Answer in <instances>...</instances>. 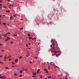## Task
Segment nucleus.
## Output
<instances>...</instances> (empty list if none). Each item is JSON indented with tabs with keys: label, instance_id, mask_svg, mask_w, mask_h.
Masks as SVG:
<instances>
[{
	"label": "nucleus",
	"instance_id": "f257e3e1",
	"mask_svg": "<svg viewBox=\"0 0 79 79\" xmlns=\"http://www.w3.org/2000/svg\"><path fill=\"white\" fill-rule=\"evenodd\" d=\"M52 52H54L55 53H56L58 52V51H56V48H54V46H53L52 48Z\"/></svg>",
	"mask_w": 79,
	"mask_h": 79
},
{
	"label": "nucleus",
	"instance_id": "f03ea898",
	"mask_svg": "<svg viewBox=\"0 0 79 79\" xmlns=\"http://www.w3.org/2000/svg\"><path fill=\"white\" fill-rule=\"evenodd\" d=\"M58 76L59 77H60V76H62V73H59L58 74Z\"/></svg>",
	"mask_w": 79,
	"mask_h": 79
},
{
	"label": "nucleus",
	"instance_id": "7ed1b4c3",
	"mask_svg": "<svg viewBox=\"0 0 79 79\" xmlns=\"http://www.w3.org/2000/svg\"><path fill=\"white\" fill-rule=\"evenodd\" d=\"M44 70L45 71V72H46V73H48V71L47 70V69H44Z\"/></svg>",
	"mask_w": 79,
	"mask_h": 79
},
{
	"label": "nucleus",
	"instance_id": "20e7f679",
	"mask_svg": "<svg viewBox=\"0 0 79 79\" xmlns=\"http://www.w3.org/2000/svg\"><path fill=\"white\" fill-rule=\"evenodd\" d=\"M10 37H9L8 38L6 39L5 40V41L6 42V41H8V40H10Z\"/></svg>",
	"mask_w": 79,
	"mask_h": 79
},
{
	"label": "nucleus",
	"instance_id": "39448f33",
	"mask_svg": "<svg viewBox=\"0 0 79 79\" xmlns=\"http://www.w3.org/2000/svg\"><path fill=\"white\" fill-rule=\"evenodd\" d=\"M40 69H39L37 70V74H38V73H40Z\"/></svg>",
	"mask_w": 79,
	"mask_h": 79
},
{
	"label": "nucleus",
	"instance_id": "423d86ee",
	"mask_svg": "<svg viewBox=\"0 0 79 79\" xmlns=\"http://www.w3.org/2000/svg\"><path fill=\"white\" fill-rule=\"evenodd\" d=\"M12 18H13V16H11V15H10V20H11Z\"/></svg>",
	"mask_w": 79,
	"mask_h": 79
},
{
	"label": "nucleus",
	"instance_id": "0eeeda50",
	"mask_svg": "<svg viewBox=\"0 0 79 79\" xmlns=\"http://www.w3.org/2000/svg\"><path fill=\"white\" fill-rule=\"evenodd\" d=\"M37 74V73H33V75L34 76H35Z\"/></svg>",
	"mask_w": 79,
	"mask_h": 79
},
{
	"label": "nucleus",
	"instance_id": "6e6552de",
	"mask_svg": "<svg viewBox=\"0 0 79 79\" xmlns=\"http://www.w3.org/2000/svg\"><path fill=\"white\" fill-rule=\"evenodd\" d=\"M27 55L26 56L27 57H29V53H27Z\"/></svg>",
	"mask_w": 79,
	"mask_h": 79
},
{
	"label": "nucleus",
	"instance_id": "1a4fd4ad",
	"mask_svg": "<svg viewBox=\"0 0 79 79\" xmlns=\"http://www.w3.org/2000/svg\"><path fill=\"white\" fill-rule=\"evenodd\" d=\"M18 59H16V60H15V63H17V62H18Z\"/></svg>",
	"mask_w": 79,
	"mask_h": 79
},
{
	"label": "nucleus",
	"instance_id": "9d476101",
	"mask_svg": "<svg viewBox=\"0 0 79 79\" xmlns=\"http://www.w3.org/2000/svg\"><path fill=\"white\" fill-rule=\"evenodd\" d=\"M4 37H6L7 36V34H6L5 35H4Z\"/></svg>",
	"mask_w": 79,
	"mask_h": 79
},
{
	"label": "nucleus",
	"instance_id": "9b49d317",
	"mask_svg": "<svg viewBox=\"0 0 79 79\" xmlns=\"http://www.w3.org/2000/svg\"><path fill=\"white\" fill-rule=\"evenodd\" d=\"M50 78H52V77H51V76H49L48 77V79H50Z\"/></svg>",
	"mask_w": 79,
	"mask_h": 79
},
{
	"label": "nucleus",
	"instance_id": "f8f14e48",
	"mask_svg": "<svg viewBox=\"0 0 79 79\" xmlns=\"http://www.w3.org/2000/svg\"><path fill=\"white\" fill-rule=\"evenodd\" d=\"M3 77H4V76H2V77H0V78L1 79H2V78H3Z\"/></svg>",
	"mask_w": 79,
	"mask_h": 79
},
{
	"label": "nucleus",
	"instance_id": "ddd939ff",
	"mask_svg": "<svg viewBox=\"0 0 79 79\" xmlns=\"http://www.w3.org/2000/svg\"><path fill=\"white\" fill-rule=\"evenodd\" d=\"M35 58L36 59H38V57H37V56H35Z\"/></svg>",
	"mask_w": 79,
	"mask_h": 79
},
{
	"label": "nucleus",
	"instance_id": "4468645a",
	"mask_svg": "<svg viewBox=\"0 0 79 79\" xmlns=\"http://www.w3.org/2000/svg\"><path fill=\"white\" fill-rule=\"evenodd\" d=\"M7 34H11V33H10V32H8Z\"/></svg>",
	"mask_w": 79,
	"mask_h": 79
},
{
	"label": "nucleus",
	"instance_id": "2eb2a0df",
	"mask_svg": "<svg viewBox=\"0 0 79 79\" xmlns=\"http://www.w3.org/2000/svg\"><path fill=\"white\" fill-rule=\"evenodd\" d=\"M29 39H32V37H29L28 38Z\"/></svg>",
	"mask_w": 79,
	"mask_h": 79
},
{
	"label": "nucleus",
	"instance_id": "dca6fc26",
	"mask_svg": "<svg viewBox=\"0 0 79 79\" xmlns=\"http://www.w3.org/2000/svg\"><path fill=\"white\" fill-rule=\"evenodd\" d=\"M23 73V70H21L20 71V73Z\"/></svg>",
	"mask_w": 79,
	"mask_h": 79
},
{
	"label": "nucleus",
	"instance_id": "f3484780",
	"mask_svg": "<svg viewBox=\"0 0 79 79\" xmlns=\"http://www.w3.org/2000/svg\"><path fill=\"white\" fill-rule=\"evenodd\" d=\"M55 44H56V45H58V43H57V42H56V41Z\"/></svg>",
	"mask_w": 79,
	"mask_h": 79
},
{
	"label": "nucleus",
	"instance_id": "a211bd4d",
	"mask_svg": "<svg viewBox=\"0 0 79 79\" xmlns=\"http://www.w3.org/2000/svg\"><path fill=\"white\" fill-rule=\"evenodd\" d=\"M53 40H53V39H52L51 41V43H52V41H53Z\"/></svg>",
	"mask_w": 79,
	"mask_h": 79
},
{
	"label": "nucleus",
	"instance_id": "6ab92c4d",
	"mask_svg": "<svg viewBox=\"0 0 79 79\" xmlns=\"http://www.w3.org/2000/svg\"><path fill=\"white\" fill-rule=\"evenodd\" d=\"M11 56H8V57H7V58H10V57H11Z\"/></svg>",
	"mask_w": 79,
	"mask_h": 79
},
{
	"label": "nucleus",
	"instance_id": "aec40b11",
	"mask_svg": "<svg viewBox=\"0 0 79 79\" xmlns=\"http://www.w3.org/2000/svg\"><path fill=\"white\" fill-rule=\"evenodd\" d=\"M36 38H32V40H36Z\"/></svg>",
	"mask_w": 79,
	"mask_h": 79
},
{
	"label": "nucleus",
	"instance_id": "412c9836",
	"mask_svg": "<svg viewBox=\"0 0 79 79\" xmlns=\"http://www.w3.org/2000/svg\"><path fill=\"white\" fill-rule=\"evenodd\" d=\"M14 76H17V73H15L14 74Z\"/></svg>",
	"mask_w": 79,
	"mask_h": 79
},
{
	"label": "nucleus",
	"instance_id": "4be33fe9",
	"mask_svg": "<svg viewBox=\"0 0 79 79\" xmlns=\"http://www.w3.org/2000/svg\"><path fill=\"white\" fill-rule=\"evenodd\" d=\"M0 63H1V64H3V62H1V61H0Z\"/></svg>",
	"mask_w": 79,
	"mask_h": 79
},
{
	"label": "nucleus",
	"instance_id": "5701e85b",
	"mask_svg": "<svg viewBox=\"0 0 79 79\" xmlns=\"http://www.w3.org/2000/svg\"><path fill=\"white\" fill-rule=\"evenodd\" d=\"M23 58V57L22 56H20L19 58V59H21V58Z\"/></svg>",
	"mask_w": 79,
	"mask_h": 79
},
{
	"label": "nucleus",
	"instance_id": "b1692460",
	"mask_svg": "<svg viewBox=\"0 0 79 79\" xmlns=\"http://www.w3.org/2000/svg\"><path fill=\"white\" fill-rule=\"evenodd\" d=\"M5 69H9V68L8 67H6Z\"/></svg>",
	"mask_w": 79,
	"mask_h": 79
},
{
	"label": "nucleus",
	"instance_id": "393cba45",
	"mask_svg": "<svg viewBox=\"0 0 79 79\" xmlns=\"http://www.w3.org/2000/svg\"><path fill=\"white\" fill-rule=\"evenodd\" d=\"M19 77H23V75H21L19 76Z\"/></svg>",
	"mask_w": 79,
	"mask_h": 79
},
{
	"label": "nucleus",
	"instance_id": "a878e982",
	"mask_svg": "<svg viewBox=\"0 0 79 79\" xmlns=\"http://www.w3.org/2000/svg\"><path fill=\"white\" fill-rule=\"evenodd\" d=\"M52 45H54V46H55V43H52Z\"/></svg>",
	"mask_w": 79,
	"mask_h": 79
},
{
	"label": "nucleus",
	"instance_id": "bb28decb",
	"mask_svg": "<svg viewBox=\"0 0 79 79\" xmlns=\"http://www.w3.org/2000/svg\"><path fill=\"white\" fill-rule=\"evenodd\" d=\"M6 12H10V10H7V11H6Z\"/></svg>",
	"mask_w": 79,
	"mask_h": 79
},
{
	"label": "nucleus",
	"instance_id": "cd10ccee",
	"mask_svg": "<svg viewBox=\"0 0 79 79\" xmlns=\"http://www.w3.org/2000/svg\"><path fill=\"white\" fill-rule=\"evenodd\" d=\"M27 35H28V36H31V35H30V34H27Z\"/></svg>",
	"mask_w": 79,
	"mask_h": 79
},
{
	"label": "nucleus",
	"instance_id": "c85d7f7f",
	"mask_svg": "<svg viewBox=\"0 0 79 79\" xmlns=\"http://www.w3.org/2000/svg\"><path fill=\"white\" fill-rule=\"evenodd\" d=\"M3 24H4V25H5V26H6V23H3Z\"/></svg>",
	"mask_w": 79,
	"mask_h": 79
},
{
	"label": "nucleus",
	"instance_id": "c756f323",
	"mask_svg": "<svg viewBox=\"0 0 79 79\" xmlns=\"http://www.w3.org/2000/svg\"><path fill=\"white\" fill-rule=\"evenodd\" d=\"M25 71H27V68H25Z\"/></svg>",
	"mask_w": 79,
	"mask_h": 79
},
{
	"label": "nucleus",
	"instance_id": "7c9ffc66",
	"mask_svg": "<svg viewBox=\"0 0 79 79\" xmlns=\"http://www.w3.org/2000/svg\"><path fill=\"white\" fill-rule=\"evenodd\" d=\"M20 29H21V30H22L23 29V27H22L20 28Z\"/></svg>",
	"mask_w": 79,
	"mask_h": 79
},
{
	"label": "nucleus",
	"instance_id": "2f4dec72",
	"mask_svg": "<svg viewBox=\"0 0 79 79\" xmlns=\"http://www.w3.org/2000/svg\"><path fill=\"white\" fill-rule=\"evenodd\" d=\"M59 56V54L56 55V56Z\"/></svg>",
	"mask_w": 79,
	"mask_h": 79
},
{
	"label": "nucleus",
	"instance_id": "473e14b6",
	"mask_svg": "<svg viewBox=\"0 0 79 79\" xmlns=\"http://www.w3.org/2000/svg\"><path fill=\"white\" fill-rule=\"evenodd\" d=\"M29 63H30L31 64V63H32V61H29Z\"/></svg>",
	"mask_w": 79,
	"mask_h": 79
},
{
	"label": "nucleus",
	"instance_id": "72a5a7b5",
	"mask_svg": "<svg viewBox=\"0 0 79 79\" xmlns=\"http://www.w3.org/2000/svg\"><path fill=\"white\" fill-rule=\"evenodd\" d=\"M12 64H15V63H14L13 62H12Z\"/></svg>",
	"mask_w": 79,
	"mask_h": 79
},
{
	"label": "nucleus",
	"instance_id": "f704fd0d",
	"mask_svg": "<svg viewBox=\"0 0 79 79\" xmlns=\"http://www.w3.org/2000/svg\"><path fill=\"white\" fill-rule=\"evenodd\" d=\"M2 56H3V55H1L0 56V58H2Z\"/></svg>",
	"mask_w": 79,
	"mask_h": 79
},
{
	"label": "nucleus",
	"instance_id": "c9c22d12",
	"mask_svg": "<svg viewBox=\"0 0 79 79\" xmlns=\"http://www.w3.org/2000/svg\"><path fill=\"white\" fill-rule=\"evenodd\" d=\"M52 46H53V45L52 44H51L50 46V47H52Z\"/></svg>",
	"mask_w": 79,
	"mask_h": 79
},
{
	"label": "nucleus",
	"instance_id": "e433bc0d",
	"mask_svg": "<svg viewBox=\"0 0 79 79\" xmlns=\"http://www.w3.org/2000/svg\"><path fill=\"white\" fill-rule=\"evenodd\" d=\"M35 77V76H32V77Z\"/></svg>",
	"mask_w": 79,
	"mask_h": 79
},
{
	"label": "nucleus",
	"instance_id": "4c0bfd02",
	"mask_svg": "<svg viewBox=\"0 0 79 79\" xmlns=\"http://www.w3.org/2000/svg\"><path fill=\"white\" fill-rule=\"evenodd\" d=\"M8 2H10V0H7Z\"/></svg>",
	"mask_w": 79,
	"mask_h": 79
},
{
	"label": "nucleus",
	"instance_id": "58836bf2",
	"mask_svg": "<svg viewBox=\"0 0 79 79\" xmlns=\"http://www.w3.org/2000/svg\"><path fill=\"white\" fill-rule=\"evenodd\" d=\"M0 8L1 9H2V6H0Z\"/></svg>",
	"mask_w": 79,
	"mask_h": 79
},
{
	"label": "nucleus",
	"instance_id": "ea45409f",
	"mask_svg": "<svg viewBox=\"0 0 79 79\" xmlns=\"http://www.w3.org/2000/svg\"><path fill=\"white\" fill-rule=\"evenodd\" d=\"M16 35H17L15 34L14 35V36H16Z\"/></svg>",
	"mask_w": 79,
	"mask_h": 79
},
{
	"label": "nucleus",
	"instance_id": "a19ab883",
	"mask_svg": "<svg viewBox=\"0 0 79 79\" xmlns=\"http://www.w3.org/2000/svg\"><path fill=\"white\" fill-rule=\"evenodd\" d=\"M50 66H49V67H48V69H50Z\"/></svg>",
	"mask_w": 79,
	"mask_h": 79
},
{
	"label": "nucleus",
	"instance_id": "79ce46f5",
	"mask_svg": "<svg viewBox=\"0 0 79 79\" xmlns=\"http://www.w3.org/2000/svg\"><path fill=\"white\" fill-rule=\"evenodd\" d=\"M14 17H16V15H14Z\"/></svg>",
	"mask_w": 79,
	"mask_h": 79
},
{
	"label": "nucleus",
	"instance_id": "37998d69",
	"mask_svg": "<svg viewBox=\"0 0 79 79\" xmlns=\"http://www.w3.org/2000/svg\"><path fill=\"white\" fill-rule=\"evenodd\" d=\"M2 44H0V46H2Z\"/></svg>",
	"mask_w": 79,
	"mask_h": 79
},
{
	"label": "nucleus",
	"instance_id": "c03bdc74",
	"mask_svg": "<svg viewBox=\"0 0 79 79\" xmlns=\"http://www.w3.org/2000/svg\"><path fill=\"white\" fill-rule=\"evenodd\" d=\"M3 7H4V8H7L6 7L4 6Z\"/></svg>",
	"mask_w": 79,
	"mask_h": 79
},
{
	"label": "nucleus",
	"instance_id": "a18cd8bd",
	"mask_svg": "<svg viewBox=\"0 0 79 79\" xmlns=\"http://www.w3.org/2000/svg\"><path fill=\"white\" fill-rule=\"evenodd\" d=\"M40 78H41H41H42V76H41L40 77Z\"/></svg>",
	"mask_w": 79,
	"mask_h": 79
},
{
	"label": "nucleus",
	"instance_id": "49530a36",
	"mask_svg": "<svg viewBox=\"0 0 79 79\" xmlns=\"http://www.w3.org/2000/svg\"><path fill=\"white\" fill-rule=\"evenodd\" d=\"M11 44H13V41H11Z\"/></svg>",
	"mask_w": 79,
	"mask_h": 79
},
{
	"label": "nucleus",
	"instance_id": "de8ad7c7",
	"mask_svg": "<svg viewBox=\"0 0 79 79\" xmlns=\"http://www.w3.org/2000/svg\"><path fill=\"white\" fill-rule=\"evenodd\" d=\"M2 52H4V50L2 49Z\"/></svg>",
	"mask_w": 79,
	"mask_h": 79
},
{
	"label": "nucleus",
	"instance_id": "09e8293b",
	"mask_svg": "<svg viewBox=\"0 0 79 79\" xmlns=\"http://www.w3.org/2000/svg\"><path fill=\"white\" fill-rule=\"evenodd\" d=\"M56 55L55 54H53V56H55Z\"/></svg>",
	"mask_w": 79,
	"mask_h": 79
},
{
	"label": "nucleus",
	"instance_id": "8fccbe9b",
	"mask_svg": "<svg viewBox=\"0 0 79 79\" xmlns=\"http://www.w3.org/2000/svg\"><path fill=\"white\" fill-rule=\"evenodd\" d=\"M5 57H6V55H5Z\"/></svg>",
	"mask_w": 79,
	"mask_h": 79
},
{
	"label": "nucleus",
	"instance_id": "3c124183",
	"mask_svg": "<svg viewBox=\"0 0 79 79\" xmlns=\"http://www.w3.org/2000/svg\"><path fill=\"white\" fill-rule=\"evenodd\" d=\"M9 61H11V59H9Z\"/></svg>",
	"mask_w": 79,
	"mask_h": 79
},
{
	"label": "nucleus",
	"instance_id": "603ef678",
	"mask_svg": "<svg viewBox=\"0 0 79 79\" xmlns=\"http://www.w3.org/2000/svg\"><path fill=\"white\" fill-rule=\"evenodd\" d=\"M2 4H0V6H2Z\"/></svg>",
	"mask_w": 79,
	"mask_h": 79
},
{
	"label": "nucleus",
	"instance_id": "864d4df0",
	"mask_svg": "<svg viewBox=\"0 0 79 79\" xmlns=\"http://www.w3.org/2000/svg\"><path fill=\"white\" fill-rule=\"evenodd\" d=\"M26 46L27 47V46H28V45H27V44H26Z\"/></svg>",
	"mask_w": 79,
	"mask_h": 79
},
{
	"label": "nucleus",
	"instance_id": "5fc2aeb1",
	"mask_svg": "<svg viewBox=\"0 0 79 79\" xmlns=\"http://www.w3.org/2000/svg\"><path fill=\"white\" fill-rule=\"evenodd\" d=\"M6 57H5L4 59H6Z\"/></svg>",
	"mask_w": 79,
	"mask_h": 79
},
{
	"label": "nucleus",
	"instance_id": "6e6d98bb",
	"mask_svg": "<svg viewBox=\"0 0 79 79\" xmlns=\"http://www.w3.org/2000/svg\"><path fill=\"white\" fill-rule=\"evenodd\" d=\"M29 45H31V43H29Z\"/></svg>",
	"mask_w": 79,
	"mask_h": 79
},
{
	"label": "nucleus",
	"instance_id": "4d7b16f0",
	"mask_svg": "<svg viewBox=\"0 0 79 79\" xmlns=\"http://www.w3.org/2000/svg\"><path fill=\"white\" fill-rule=\"evenodd\" d=\"M12 67H13V68H14V67H15V66H12Z\"/></svg>",
	"mask_w": 79,
	"mask_h": 79
},
{
	"label": "nucleus",
	"instance_id": "13d9d810",
	"mask_svg": "<svg viewBox=\"0 0 79 79\" xmlns=\"http://www.w3.org/2000/svg\"><path fill=\"white\" fill-rule=\"evenodd\" d=\"M8 37H8V36H7V39H8Z\"/></svg>",
	"mask_w": 79,
	"mask_h": 79
},
{
	"label": "nucleus",
	"instance_id": "bf43d9fd",
	"mask_svg": "<svg viewBox=\"0 0 79 79\" xmlns=\"http://www.w3.org/2000/svg\"><path fill=\"white\" fill-rule=\"evenodd\" d=\"M0 3H2V1H0Z\"/></svg>",
	"mask_w": 79,
	"mask_h": 79
},
{
	"label": "nucleus",
	"instance_id": "052dcab7",
	"mask_svg": "<svg viewBox=\"0 0 79 79\" xmlns=\"http://www.w3.org/2000/svg\"><path fill=\"white\" fill-rule=\"evenodd\" d=\"M9 6H12V5H9Z\"/></svg>",
	"mask_w": 79,
	"mask_h": 79
},
{
	"label": "nucleus",
	"instance_id": "680f3d73",
	"mask_svg": "<svg viewBox=\"0 0 79 79\" xmlns=\"http://www.w3.org/2000/svg\"><path fill=\"white\" fill-rule=\"evenodd\" d=\"M57 51H58V49L57 48Z\"/></svg>",
	"mask_w": 79,
	"mask_h": 79
},
{
	"label": "nucleus",
	"instance_id": "e2e57ef3",
	"mask_svg": "<svg viewBox=\"0 0 79 79\" xmlns=\"http://www.w3.org/2000/svg\"><path fill=\"white\" fill-rule=\"evenodd\" d=\"M0 21H2V19H0Z\"/></svg>",
	"mask_w": 79,
	"mask_h": 79
},
{
	"label": "nucleus",
	"instance_id": "0e129e2a",
	"mask_svg": "<svg viewBox=\"0 0 79 79\" xmlns=\"http://www.w3.org/2000/svg\"><path fill=\"white\" fill-rule=\"evenodd\" d=\"M22 71H24V68L23 69Z\"/></svg>",
	"mask_w": 79,
	"mask_h": 79
},
{
	"label": "nucleus",
	"instance_id": "69168bd1",
	"mask_svg": "<svg viewBox=\"0 0 79 79\" xmlns=\"http://www.w3.org/2000/svg\"><path fill=\"white\" fill-rule=\"evenodd\" d=\"M5 78H6V77H4V79H5Z\"/></svg>",
	"mask_w": 79,
	"mask_h": 79
},
{
	"label": "nucleus",
	"instance_id": "338daca9",
	"mask_svg": "<svg viewBox=\"0 0 79 79\" xmlns=\"http://www.w3.org/2000/svg\"><path fill=\"white\" fill-rule=\"evenodd\" d=\"M0 39H2V37L1 36L0 37Z\"/></svg>",
	"mask_w": 79,
	"mask_h": 79
},
{
	"label": "nucleus",
	"instance_id": "774afa93",
	"mask_svg": "<svg viewBox=\"0 0 79 79\" xmlns=\"http://www.w3.org/2000/svg\"><path fill=\"white\" fill-rule=\"evenodd\" d=\"M52 56H53V54H52Z\"/></svg>",
	"mask_w": 79,
	"mask_h": 79
}]
</instances>
